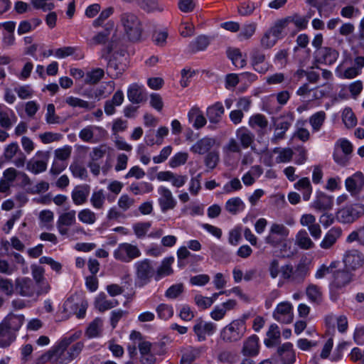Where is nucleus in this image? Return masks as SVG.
<instances>
[{"label": "nucleus", "mask_w": 364, "mask_h": 364, "mask_svg": "<svg viewBox=\"0 0 364 364\" xmlns=\"http://www.w3.org/2000/svg\"><path fill=\"white\" fill-rule=\"evenodd\" d=\"M120 22L130 41L141 40L143 33L142 23L139 18L132 12H124L120 15Z\"/></svg>", "instance_id": "nucleus-1"}, {"label": "nucleus", "mask_w": 364, "mask_h": 364, "mask_svg": "<svg viewBox=\"0 0 364 364\" xmlns=\"http://www.w3.org/2000/svg\"><path fill=\"white\" fill-rule=\"evenodd\" d=\"M15 291L16 294L33 301H37L41 296L48 294L33 279L27 277H18L15 279Z\"/></svg>", "instance_id": "nucleus-2"}, {"label": "nucleus", "mask_w": 364, "mask_h": 364, "mask_svg": "<svg viewBox=\"0 0 364 364\" xmlns=\"http://www.w3.org/2000/svg\"><path fill=\"white\" fill-rule=\"evenodd\" d=\"M115 41L112 39L102 50V58L107 60V73L113 78L119 77L126 70V65L119 61L118 53L109 54L116 47Z\"/></svg>", "instance_id": "nucleus-3"}, {"label": "nucleus", "mask_w": 364, "mask_h": 364, "mask_svg": "<svg viewBox=\"0 0 364 364\" xmlns=\"http://www.w3.org/2000/svg\"><path fill=\"white\" fill-rule=\"evenodd\" d=\"M135 286L143 287L149 284L153 277L155 278V268L154 262L144 259L134 264Z\"/></svg>", "instance_id": "nucleus-4"}, {"label": "nucleus", "mask_w": 364, "mask_h": 364, "mask_svg": "<svg viewBox=\"0 0 364 364\" xmlns=\"http://www.w3.org/2000/svg\"><path fill=\"white\" fill-rule=\"evenodd\" d=\"M70 346V340H61L58 345L47 354L42 355L41 358L51 360L52 363L56 364H68L74 358L68 350V348Z\"/></svg>", "instance_id": "nucleus-5"}, {"label": "nucleus", "mask_w": 364, "mask_h": 364, "mask_svg": "<svg viewBox=\"0 0 364 364\" xmlns=\"http://www.w3.org/2000/svg\"><path fill=\"white\" fill-rule=\"evenodd\" d=\"M294 121V114L289 112L277 119L274 123V133L271 138V143L277 144L278 142L285 138L286 132Z\"/></svg>", "instance_id": "nucleus-6"}, {"label": "nucleus", "mask_w": 364, "mask_h": 364, "mask_svg": "<svg viewBox=\"0 0 364 364\" xmlns=\"http://www.w3.org/2000/svg\"><path fill=\"white\" fill-rule=\"evenodd\" d=\"M247 331V327L234 320L223 328L220 333L221 338L227 343H234L240 341Z\"/></svg>", "instance_id": "nucleus-7"}, {"label": "nucleus", "mask_w": 364, "mask_h": 364, "mask_svg": "<svg viewBox=\"0 0 364 364\" xmlns=\"http://www.w3.org/2000/svg\"><path fill=\"white\" fill-rule=\"evenodd\" d=\"M141 254V251L136 245L127 242L119 244L113 253L116 259L125 263L139 257Z\"/></svg>", "instance_id": "nucleus-8"}, {"label": "nucleus", "mask_w": 364, "mask_h": 364, "mask_svg": "<svg viewBox=\"0 0 364 364\" xmlns=\"http://www.w3.org/2000/svg\"><path fill=\"white\" fill-rule=\"evenodd\" d=\"M364 215V205L355 203L347 205L337 213L338 220L343 223H352Z\"/></svg>", "instance_id": "nucleus-9"}, {"label": "nucleus", "mask_w": 364, "mask_h": 364, "mask_svg": "<svg viewBox=\"0 0 364 364\" xmlns=\"http://www.w3.org/2000/svg\"><path fill=\"white\" fill-rule=\"evenodd\" d=\"M217 328L215 323L213 322H205L202 318H198L195 321L193 330L198 338V341H204L207 336L213 335Z\"/></svg>", "instance_id": "nucleus-10"}, {"label": "nucleus", "mask_w": 364, "mask_h": 364, "mask_svg": "<svg viewBox=\"0 0 364 364\" xmlns=\"http://www.w3.org/2000/svg\"><path fill=\"white\" fill-rule=\"evenodd\" d=\"M315 61L327 65H333L339 56V53L331 47H323L314 53Z\"/></svg>", "instance_id": "nucleus-11"}, {"label": "nucleus", "mask_w": 364, "mask_h": 364, "mask_svg": "<svg viewBox=\"0 0 364 364\" xmlns=\"http://www.w3.org/2000/svg\"><path fill=\"white\" fill-rule=\"evenodd\" d=\"M158 192L160 195L159 204L163 213H166L168 210H172L176 207L177 202L168 188L161 186L159 188Z\"/></svg>", "instance_id": "nucleus-12"}, {"label": "nucleus", "mask_w": 364, "mask_h": 364, "mask_svg": "<svg viewBox=\"0 0 364 364\" xmlns=\"http://www.w3.org/2000/svg\"><path fill=\"white\" fill-rule=\"evenodd\" d=\"M275 320L283 323H290L293 320L292 306L288 302L279 304L273 312Z\"/></svg>", "instance_id": "nucleus-13"}, {"label": "nucleus", "mask_w": 364, "mask_h": 364, "mask_svg": "<svg viewBox=\"0 0 364 364\" xmlns=\"http://www.w3.org/2000/svg\"><path fill=\"white\" fill-rule=\"evenodd\" d=\"M127 97L133 104L144 103L148 98L145 88L136 83H133L129 86Z\"/></svg>", "instance_id": "nucleus-14"}, {"label": "nucleus", "mask_w": 364, "mask_h": 364, "mask_svg": "<svg viewBox=\"0 0 364 364\" xmlns=\"http://www.w3.org/2000/svg\"><path fill=\"white\" fill-rule=\"evenodd\" d=\"M345 267L348 270H355L363 266V255L356 250L348 251L343 258Z\"/></svg>", "instance_id": "nucleus-15"}, {"label": "nucleus", "mask_w": 364, "mask_h": 364, "mask_svg": "<svg viewBox=\"0 0 364 364\" xmlns=\"http://www.w3.org/2000/svg\"><path fill=\"white\" fill-rule=\"evenodd\" d=\"M75 210H72L60 215L56 226L61 235H67L68 232L67 227L71 226L75 223Z\"/></svg>", "instance_id": "nucleus-16"}, {"label": "nucleus", "mask_w": 364, "mask_h": 364, "mask_svg": "<svg viewBox=\"0 0 364 364\" xmlns=\"http://www.w3.org/2000/svg\"><path fill=\"white\" fill-rule=\"evenodd\" d=\"M346 188L351 195L358 193L364 186V175L358 171L346 178Z\"/></svg>", "instance_id": "nucleus-17"}, {"label": "nucleus", "mask_w": 364, "mask_h": 364, "mask_svg": "<svg viewBox=\"0 0 364 364\" xmlns=\"http://www.w3.org/2000/svg\"><path fill=\"white\" fill-rule=\"evenodd\" d=\"M31 275L33 282H35L41 289H44L48 293L50 291L51 287L49 282L45 277V269L37 264H32L31 266Z\"/></svg>", "instance_id": "nucleus-18"}, {"label": "nucleus", "mask_w": 364, "mask_h": 364, "mask_svg": "<svg viewBox=\"0 0 364 364\" xmlns=\"http://www.w3.org/2000/svg\"><path fill=\"white\" fill-rule=\"evenodd\" d=\"M259 338L257 335H252L243 342L241 353L246 357H255L259 354Z\"/></svg>", "instance_id": "nucleus-19"}, {"label": "nucleus", "mask_w": 364, "mask_h": 364, "mask_svg": "<svg viewBox=\"0 0 364 364\" xmlns=\"http://www.w3.org/2000/svg\"><path fill=\"white\" fill-rule=\"evenodd\" d=\"M90 191V188L87 184L75 186L71 193L72 200L74 204L76 205L84 204L87 200Z\"/></svg>", "instance_id": "nucleus-20"}, {"label": "nucleus", "mask_w": 364, "mask_h": 364, "mask_svg": "<svg viewBox=\"0 0 364 364\" xmlns=\"http://www.w3.org/2000/svg\"><path fill=\"white\" fill-rule=\"evenodd\" d=\"M333 205V198L323 193H318L313 203V207L320 212H326L331 210Z\"/></svg>", "instance_id": "nucleus-21"}, {"label": "nucleus", "mask_w": 364, "mask_h": 364, "mask_svg": "<svg viewBox=\"0 0 364 364\" xmlns=\"http://www.w3.org/2000/svg\"><path fill=\"white\" fill-rule=\"evenodd\" d=\"M349 270H338L333 272V281L331 284V289H339L348 284L351 280Z\"/></svg>", "instance_id": "nucleus-22"}, {"label": "nucleus", "mask_w": 364, "mask_h": 364, "mask_svg": "<svg viewBox=\"0 0 364 364\" xmlns=\"http://www.w3.org/2000/svg\"><path fill=\"white\" fill-rule=\"evenodd\" d=\"M18 176V171L14 168L6 169L0 179V192L6 193L10 189L11 184Z\"/></svg>", "instance_id": "nucleus-23"}, {"label": "nucleus", "mask_w": 364, "mask_h": 364, "mask_svg": "<svg viewBox=\"0 0 364 364\" xmlns=\"http://www.w3.org/2000/svg\"><path fill=\"white\" fill-rule=\"evenodd\" d=\"M225 109L221 102H217L214 105L208 107L206 116L210 123L218 124L222 119Z\"/></svg>", "instance_id": "nucleus-24"}, {"label": "nucleus", "mask_w": 364, "mask_h": 364, "mask_svg": "<svg viewBox=\"0 0 364 364\" xmlns=\"http://www.w3.org/2000/svg\"><path fill=\"white\" fill-rule=\"evenodd\" d=\"M114 21H109L105 25V29L102 31L97 33L90 41L91 45H101L105 44L108 41L109 36L111 31L114 29Z\"/></svg>", "instance_id": "nucleus-25"}, {"label": "nucleus", "mask_w": 364, "mask_h": 364, "mask_svg": "<svg viewBox=\"0 0 364 364\" xmlns=\"http://www.w3.org/2000/svg\"><path fill=\"white\" fill-rule=\"evenodd\" d=\"M17 121L14 112L9 109H3L0 105V127L4 129H9Z\"/></svg>", "instance_id": "nucleus-26"}, {"label": "nucleus", "mask_w": 364, "mask_h": 364, "mask_svg": "<svg viewBox=\"0 0 364 364\" xmlns=\"http://www.w3.org/2000/svg\"><path fill=\"white\" fill-rule=\"evenodd\" d=\"M277 353L281 357L283 364H291L295 360V355L293 350V345L289 343H285L277 349Z\"/></svg>", "instance_id": "nucleus-27"}, {"label": "nucleus", "mask_w": 364, "mask_h": 364, "mask_svg": "<svg viewBox=\"0 0 364 364\" xmlns=\"http://www.w3.org/2000/svg\"><path fill=\"white\" fill-rule=\"evenodd\" d=\"M237 139L240 141L243 149L251 146L255 141V135L246 127H240L236 131Z\"/></svg>", "instance_id": "nucleus-28"}, {"label": "nucleus", "mask_w": 364, "mask_h": 364, "mask_svg": "<svg viewBox=\"0 0 364 364\" xmlns=\"http://www.w3.org/2000/svg\"><path fill=\"white\" fill-rule=\"evenodd\" d=\"M215 139L210 137H204L198 140L191 148V151L198 154H204L207 153L215 144Z\"/></svg>", "instance_id": "nucleus-29"}, {"label": "nucleus", "mask_w": 364, "mask_h": 364, "mask_svg": "<svg viewBox=\"0 0 364 364\" xmlns=\"http://www.w3.org/2000/svg\"><path fill=\"white\" fill-rule=\"evenodd\" d=\"M174 261L173 257H166L162 262L161 265L155 269V280L159 281L161 278L168 276L173 273L171 264Z\"/></svg>", "instance_id": "nucleus-30"}, {"label": "nucleus", "mask_w": 364, "mask_h": 364, "mask_svg": "<svg viewBox=\"0 0 364 364\" xmlns=\"http://www.w3.org/2000/svg\"><path fill=\"white\" fill-rule=\"evenodd\" d=\"M190 122H193V126L196 129H200L206 124V119L198 107H192L188 114Z\"/></svg>", "instance_id": "nucleus-31"}, {"label": "nucleus", "mask_w": 364, "mask_h": 364, "mask_svg": "<svg viewBox=\"0 0 364 364\" xmlns=\"http://www.w3.org/2000/svg\"><path fill=\"white\" fill-rule=\"evenodd\" d=\"M16 334L2 321L0 323V346L7 347L15 341Z\"/></svg>", "instance_id": "nucleus-32"}, {"label": "nucleus", "mask_w": 364, "mask_h": 364, "mask_svg": "<svg viewBox=\"0 0 364 364\" xmlns=\"http://www.w3.org/2000/svg\"><path fill=\"white\" fill-rule=\"evenodd\" d=\"M24 321V316L23 315H16L13 314H9L2 321L9 328L11 329L14 333L18 331Z\"/></svg>", "instance_id": "nucleus-33"}, {"label": "nucleus", "mask_w": 364, "mask_h": 364, "mask_svg": "<svg viewBox=\"0 0 364 364\" xmlns=\"http://www.w3.org/2000/svg\"><path fill=\"white\" fill-rule=\"evenodd\" d=\"M341 235V230L338 228H333L326 234L324 238L321 241L320 246L323 249H328L332 247L337 239Z\"/></svg>", "instance_id": "nucleus-34"}, {"label": "nucleus", "mask_w": 364, "mask_h": 364, "mask_svg": "<svg viewBox=\"0 0 364 364\" xmlns=\"http://www.w3.org/2000/svg\"><path fill=\"white\" fill-rule=\"evenodd\" d=\"M294 284L302 283L309 272V267L304 261H300L294 267Z\"/></svg>", "instance_id": "nucleus-35"}, {"label": "nucleus", "mask_w": 364, "mask_h": 364, "mask_svg": "<svg viewBox=\"0 0 364 364\" xmlns=\"http://www.w3.org/2000/svg\"><path fill=\"white\" fill-rule=\"evenodd\" d=\"M294 186L297 190L301 191L304 200H309L312 193V187L309 178H301L295 183Z\"/></svg>", "instance_id": "nucleus-36"}, {"label": "nucleus", "mask_w": 364, "mask_h": 364, "mask_svg": "<svg viewBox=\"0 0 364 364\" xmlns=\"http://www.w3.org/2000/svg\"><path fill=\"white\" fill-rule=\"evenodd\" d=\"M326 118L324 111H319L309 117V124L311 126L313 132H318L321 130Z\"/></svg>", "instance_id": "nucleus-37"}, {"label": "nucleus", "mask_w": 364, "mask_h": 364, "mask_svg": "<svg viewBox=\"0 0 364 364\" xmlns=\"http://www.w3.org/2000/svg\"><path fill=\"white\" fill-rule=\"evenodd\" d=\"M95 306L101 312L110 309L118 305L117 300H107L106 295L101 293L95 299Z\"/></svg>", "instance_id": "nucleus-38"}, {"label": "nucleus", "mask_w": 364, "mask_h": 364, "mask_svg": "<svg viewBox=\"0 0 364 364\" xmlns=\"http://www.w3.org/2000/svg\"><path fill=\"white\" fill-rule=\"evenodd\" d=\"M296 243L301 249L309 250L314 247V244L305 230H301L296 235Z\"/></svg>", "instance_id": "nucleus-39"}, {"label": "nucleus", "mask_w": 364, "mask_h": 364, "mask_svg": "<svg viewBox=\"0 0 364 364\" xmlns=\"http://www.w3.org/2000/svg\"><path fill=\"white\" fill-rule=\"evenodd\" d=\"M210 43V41L206 36H198L194 41H191L188 46L189 50L192 53L204 50Z\"/></svg>", "instance_id": "nucleus-40"}, {"label": "nucleus", "mask_w": 364, "mask_h": 364, "mask_svg": "<svg viewBox=\"0 0 364 364\" xmlns=\"http://www.w3.org/2000/svg\"><path fill=\"white\" fill-rule=\"evenodd\" d=\"M336 321L337 328L340 333H343L348 329V320L345 316H339L336 318L333 316H328L326 318L327 325H332L334 327V321Z\"/></svg>", "instance_id": "nucleus-41"}, {"label": "nucleus", "mask_w": 364, "mask_h": 364, "mask_svg": "<svg viewBox=\"0 0 364 364\" xmlns=\"http://www.w3.org/2000/svg\"><path fill=\"white\" fill-rule=\"evenodd\" d=\"M225 208L228 212L232 215H235L239 211L244 210L245 204L240 198L235 197L229 199L225 203Z\"/></svg>", "instance_id": "nucleus-42"}, {"label": "nucleus", "mask_w": 364, "mask_h": 364, "mask_svg": "<svg viewBox=\"0 0 364 364\" xmlns=\"http://www.w3.org/2000/svg\"><path fill=\"white\" fill-rule=\"evenodd\" d=\"M268 120L267 117L262 114H255L250 117L248 124L252 128L259 127L260 130L265 129L268 126Z\"/></svg>", "instance_id": "nucleus-43"}, {"label": "nucleus", "mask_w": 364, "mask_h": 364, "mask_svg": "<svg viewBox=\"0 0 364 364\" xmlns=\"http://www.w3.org/2000/svg\"><path fill=\"white\" fill-rule=\"evenodd\" d=\"M228 56L236 67L243 68L247 64L245 58L242 56V53L238 48L228 50Z\"/></svg>", "instance_id": "nucleus-44"}, {"label": "nucleus", "mask_w": 364, "mask_h": 364, "mask_svg": "<svg viewBox=\"0 0 364 364\" xmlns=\"http://www.w3.org/2000/svg\"><path fill=\"white\" fill-rule=\"evenodd\" d=\"M287 20L285 18L277 21L274 25L269 28V32L272 33L277 41L282 38V32L284 28L287 26Z\"/></svg>", "instance_id": "nucleus-45"}, {"label": "nucleus", "mask_w": 364, "mask_h": 364, "mask_svg": "<svg viewBox=\"0 0 364 364\" xmlns=\"http://www.w3.org/2000/svg\"><path fill=\"white\" fill-rule=\"evenodd\" d=\"M305 124V120H298L296 124L297 129L294 134V137L298 138L299 140L304 142L307 141L310 138L309 131L307 129L303 127Z\"/></svg>", "instance_id": "nucleus-46"}, {"label": "nucleus", "mask_w": 364, "mask_h": 364, "mask_svg": "<svg viewBox=\"0 0 364 364\" xmlns=\"http://www.w3.org/2000/svg\"><path fill=\"white\" fill-rule=\"evenodd\" d=\"M26 168L33 173L38 174L46 170L47 163L41 160H31L27 163Z\"/></svg>", "instance_id": "nucleus-47"}, {"label": "nucleus", "mask_w": 364, "mask_h": 364, "mask_svg": "<svg viewBox=\"0 0 364 364\" xmlns=\"http://www.w3.org/2000/svg\"><path fill=\"white\" fill-rule=\"evenodd\" d=\"M0 291L8 296H12L15 291V282L11 279L0 277Z\"/></svg>", "instance_id": "nucleus-48"}, {"label": "nucleus", "mask_w": 364, "mask_h": 364, "mask_svg": "<svg viewBox=\"0 0 364 364\" xmlns=\"http://www.w3.org/2000/svg\"><path fill=\"white\" fill-rule=\"evenodd\" d=\"M104 75L103 69L96 68L87 73L85 81L87 84H97L104 77Z\"/></svg>", "instance_id": "nucleus-49"}, {"label": "nucleus", "mask_w": 364, "mask_h": 364, "mask_svg": "<svg viewBox=\"0 0 364 364\" xmlns=\"http://www.w3.org/2000/svg\"><path fill=\"white\" fill-rule=\"evenodd\" d=\"M102 321L100 318H95L87 327L86 335L88 338H95L100 335L102 326Z\"/></svg>", "instance_id": "nucleus-50"}, {"label": "nucleus", "mask_w": 364, "mask_h": 364, "mask_svg": "<svg viewBox=\"0 0 364 364\" xmlns=\"http://www.w3.org/2000/svg\"><path fill=\"white\" fill-rule=\"evenodd\" d=\"M158 346L163 347L165 346V343L164 342L151 343L149 341H142L139 344V350L141 355L151 353V351H156V347Z\"/></svg>", "instance_id": "nucleus-51"}, {"label": "nucleus", "mask_w": 364, "mask_h": 364, "mask_svg": "<svg viewBox=\"0 0 364 364\" xmlns=\"http://www.w3.org/2000/svg\"><path fill=\"white\" fill-rule=\"evenodd\" d=\"M257 29V23L252 22L250 23L245 24L240 33L238 35V38L240 39H249L255 33Z\"/></svg>", "instance_id": "nucleus-52"}, {"label": "nucleus", "mask_w": 364, "mask_h": 364, "mask_svg": "<svg viewBox=\"0 0 364 364\" xmlns=\"http://www.w3.org/2000/svg\"><path fill=\"white\" fill-rule=\"evenodd\" d=\"M342 119L348 128L355 126L357 123L356 117L352 109L349 107H346L343 109Z\"/></svg>", "instance_id": "nucleus-53"}, {"label": "nucleus", "mask_w": 364, "mask_h": 364, "mask_svg": "<svg viewBox=\"0 0 364 364\" xmlns=\"http://www.w3.org/2000/svg\"><path fill=\"white\" fill-rule=\"evenodd\" d=\"M65 102L70 107H81L87 109H91L94 107V105L90 106V103L82 99L75 97L73 96L68 97L65 99Z\"/></svg>", "instance_id": "nucleus-54"}, {"label": "nucleus", "mask_w": 364, "mask_h": 364, "mask_svg": "<svg viewBox=\"0 0 364 364\" xmlns=\"http://www.w3.org/2000/svg\"><path fill=\"white\" fill-rule=\"evenodd\" d=\"M156 312L158 316L161 319L168 320L172 317L173 314V310L171 306L166 304H161L156 308Z\"/></svg>", "instance_id": "nucleus-55"}, {"label": "nucleus", "mask_w": 364, "mask_h": 364, "mask_svg": "<svg viewBox=\"0 0 364 364\" xmlns=\"http://www.w3.org/2000/svg\"><path fill=\"white\" fill-rule=\"evenodd\" d=\"M78 219L83 223L93 224L96 221V215L90 209H83L78 213Z\"/></svg>", "instance_id": "nucleus-56"}, {"label": "nucleus", "mask_w": 364, "mask_h": 364, "mask_svg": "<svg viewBox=\"0 0 364 364\" xmlns=\"http://www.w3.org/2000/svg\"><path fill=\"white\" fill-rule=\"evenodd\" d=\"M90 203L95 208H102L105 203L103 190L100 189L97 191H94L90 198Z\"/></svg>", "instance_id": "nucleus-57"}, {"label": "nucleus", "mask_w": 364, "mask_h": 364, "mask_svg": "<svg viewBox=\"0 0 364 364\" xmlns=\"http://www.w3.org/2000/svg\"><path fill=\"white\" fill-rule=\"evenodd\" d=\"M137 5L146 12H151L159 9L158 0H136Z\"/></svg>", "instance_id": "nucleus-58"}, {"label": "nucleus", "mask_w": 364, "mask_h": 364, "mask_svg": "<svg viewBox=\"0 0 364 364\" xmlns=\"http://www.w3.org/2000/svg\"><path fill=\"white\" fill-rule=\"evenodd\" d=\"M151 225L150 222L136 223L133 225L134 232L138 238L144 237Z\"/></svg>", "instance_id": "nucleus-59"}, {"label": "nucleus", "mask_w": 364, "mask_h": 364, "mask_svg": "<svg viewBox=\"0 0 364 364\" xmlns=\"http://www.w3.org/2000/svg\"><path fill=\"white\" fill-rule=\"evenodd\" d=\"M97 129L100 131L104 132L105 130L99 127L95 126H88L84 129H82L79 134V137L84 141L89 142L93 138V130Z\"/></svg>", "instance_id": "nucleus-60"}, {"label": "nucleus", "mask_w": 364, "mask_h": 364, "mask_svg": "<svg viewBox=\"0 0 364 364\" xmlns=\"http://www.w3.org/2000/svg\"><path fill=\"white\" fill-rule=\"evenodd\" d=\"M294 267L290 263L281 267V277L289 282L294 283Z\"/></svg>", "instance_id": "nucleus-61"}, {"label": "nucleus", "mask_w": 364, "mask_h": 364, "mask_svg": "<svg viewBox=\"0 0 364 364\" xmlns=\"http://www.w3.org/2000/svg\"><path fill=\"white\" fill-rule=\"evenodd\" d=\"M202 173L192 177L190 181L189 191L193 196H196L201 189Z\"/></svg>", "instance_id": "nucleus-62"}, {"label": "nucleus", "mask_w": 364, "mask_h": 364, "mask_svg": "<svg viewBox=\"0 0 364 364\" xmlns=\"http://www.w3.org/2000/svg\"><path fill=\"white\" fill-rule=\"evenodd\" d=\"M46 121L48 124H59L60 117L55 114V106L53 104H48L46 114Z\"/></svg>", "instance_id": "nucleus-63"}, {"label": "nucleus", "mask_w": 364, "mask_h": 364, "mask_svg": "<svg viewBox=\"0 0 364 364\" xmlns=\"http://www.w3.org/2000/svg\"><path fill=\"white\" fill-rule=\"evenodd\" d=\"M306 295L312 301H317L321 298V291L316 284H309L306 288Z\"/></svg>", "instance_id": "nucleus-64"}]
</instances>
